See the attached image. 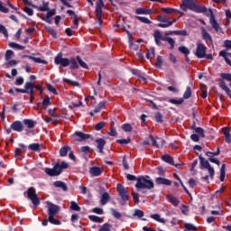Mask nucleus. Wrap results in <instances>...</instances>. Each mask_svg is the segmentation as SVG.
I'll return each mask as SVG.
<instances>
[{"mask_svg": "<svg viewBox=\"0 0 231 231\" xmlns=\"http://www.w3.org/2000/svg\"><path fill=\"white\" fill-rule=\"evenodd\" d=\"M135 189H146L147 190H151V189H154V182H152L149 176H141L137 178Z\"/></svg>", "mask_w": 231, "mask_h": 231, "instance_id": "obj_1", "label": "nucleus"}, {"mask_svg": "<svg viewBox=\"0 0 231 231\" xmlns=\"http://www.w3.org/2000/svg\"><path fill=\"white\" fill-rule=\"evenodd\" d=\"M182 5L189 10L197 12L198 14H204V12H207V7L196 4L194 0H182Z\"/></svg>", "mask_w": 231, "mask_h": 231, "instance_id": "obj_2", "label": "nucleus"}, {"mask_svg": "<svg viewBox=\"0 0 231 231\" xmlns=\"http://www.w3.org/2000/svg\"><path fill=\"white\" fill-rule=\"evenodd\" d=\"M27 198L32 201V205L34 207H39L41 205V200L39 199V197L37 196V191L33 188H29L27 189Z\"/></svg>", "mask_w": 231, "mask_h": 231, "instance_id": "obj_3", "label": "nucleus"}, {"mask_svg": "<svg viewBox=\"0 0 231 231\" xmlns=\"http://www.w3.org/2000/svg\"><path fill=\"white\" fill-rule=\"evenodd\" d=\"M199 159L201 167H203V169H207L209 174V177L211 178V180H214V175L216 174V171H214V168H212V166L210 165V162L205 160V158H203L201 155H199Z\"/></svg>", "mask_w": 231, "mask_h": 231, "instance_id": "obj_4", "label": "nucleus"}, {"mask_svg": "<svg viewBox=\"0 0 231 231\" xmlns=\"http://www.w3.org/2000/svg\"><path fill=\"white\" fill-rule=\"evenodd\" d=\"M104 8V0H97L96 5L95 15L99 26H102V9Z\"/></svg>", "mask_w": 231, "mask_h": 231, "instance_id": "obj_5", "label": "nucleus"}, {"mask_svg": "<svg viewBox=\"0 0 231 231\" xmlns=\"http://www.w3.org/2000/svg\"><path fill=\"white\" fill-rule=\"evenodd\" d=\"M204 14L210 16L209 23L212 28H214L216 32H219L221 30V27H219V23H217V21H216V16H214V13L212 12V9H207V11L204 12Z\"/></svg>", "mask_w": 231, "mask_h": 231, "instance_id": "obj_6", "label": "nucleus"}, {"mask_svg": "<svg viewBox=\"0 0 231 231\" xmlns=\"http://www.w3.org/2000/svg\"><path fill=\"white\" fill-rule=\"evenodd\" d=\"M45 172L48 176H60L62 170L60 169V164L58 163L53 168H45Z\"/></svg>", "mask_w": 231, "mask_h": 231, "instance_id": "obj_7", "label": "nucleus"}, {"mask_svg": "<svg viewBox=\"0 0 231 231\" xmlns=\"http://www.w3.org/2000/svg\"><path fill=\"white\" fill-rule=\"evenodd\" d=\"M149 138L152 142V147H156L157 149H162V147H164L165 140H163L162 138L156 137L154 139L152 134L149 135Z\"/></svg>", "mask_w": 231, "mask_h": 231, "instance_id": "obj_8", "label": "nucleus"}, {"mask_svg": "<svg viewBox=\"0 0 231 231\" xmlns=\"http://www.w3.org/2000/svg\"><path fill=\"white\" fill-rule=\"evenodd\" d=\"M74 142H84L85 140H89L90 135L84 134L82 132H76L70 135Z\"/></svg>", "mask_w": 231, "mask_h": 231, "instance_id": "obj_9", "label": "nucleus"}, {"mask_svg": "<svg viewBox=\"0 0 231 231\" xmlns=\"http://www.w3.org/2000/svg\"><path fill=\"white\" fill-rule=\"evenodd\" d=\"M54 63L56 65L60 64V66H62L63 68H68V66L69 65V60L68 58H63L62 54H58L54 58Z\"/></svg>", "mask_w": 231, "mask_h": 231, "instance_id": "obj_10", "label": "nucleus"}, {"mask_svg": "<svg viewBox=\"0 0 231 231\" xmlns=\"http://www.w3.org/2000/svg\"><path fill=\"white\" fill-rule=\"evenodd\" d=\"M46 205L49 217L59 214V211L60 210V208H59V206L48 201L46 202Z\"/></svg>", "mask_w": 231, "mask_h": 231, "instance_id": "obj_11", "label": "nucleus"}, {"mask_svg": "<svg viewBox=\"0 0 231 231\" xmlns=\"http://www.w3.org/2000/svg\"><path fill=\"white\" fill-rule=\"evenodd\" d=\"M117 192L123 201L129 199V193L122 184H117Z\"/></svg>", "mask_w": 231, "mask_h": 231, "instance_id": "obj_12", "label": "nucleus"}, {"mask_svg": "<svg viewBox=\"0 0 231 231\" xmlns=\"http://www.w3.org/2000/svg\"><path fill=\"white\" fill-rule=\"evenodd\" d=\"M206 53H207V47L203 45V43H199L197 45V51L195 55L198 57V59H204Z\"/></svg>", "mask_w": 231, "mask_h": 231, "instance_id": "obj_13", "label": "nucleus"}, {"mask_svg": "<svg viewBox=\"0 0 231 231\" xmlns=\"http://www.w3.org/2000/svg\"><path fill=\"white\" fill-rule=\"evenodd\" d=\"M153 37H154L155 44H157V46H161L162 41H165V37H163V34L160 31H156L153 34Z\"/></svg>", "mask_w": 231, "mask_h": 231, "instance_id": "obj_14", "label": "nucleus"}, {"mask_svg": "<svg viewBox=\"0 0 231 231\" xmlns=\"http://www.w3.org/2000/svg\"><path fill=\"white\" fill-rule=\"evenodd\" d=\"M11 129H13V131H16L17 133H21L24 127L23 126V123L21 121H15L11 125Z\"/></svg>", "mask_w": 231, "mask_h": 231, "instance_id": "obj_15", "label": "nucleus"}, {"mask_svg": "<svg viewBox=\"0 0 231 231\" xmlns=\"http://www.w3.org/2000/svg\"><path fill=\"white\" fill-rule=\"evenodd\" d=\"M155 183L157 185H166L167 187H171L172 185V181H171L169 179L159 177L155 180Z\"/></svg>", "mask_w": 231, "mask_h": 231, "instance_id": "obj_16", "label": "nucleus"}, {"mask_svg": "<svg viewBox=\"0 0 231 231\" xmlns=\"http://www.w3.org/2000/svg\"><path fill=\"white\" fill-rule=\"evenodd\" d=\"M135 14L137 15H151V14H154V12H152V9L137 8Z\"/></svg>", "mask_w": 231, "mask_h": 231, "instance_id": "obj_17", "label": "nucleus"}, {"mask_svg": "<svg viewBox=\"0 0 231 231\" xmlns=\"http://www.w3.org/2000/svg\"><path fill=\"white\" fill-rule=\"evenodd\" d=\"M162 160L166 163H170V165H174L175 167H180V164L174 163V159L169 154H165L162 156Z\"/></svg>", "mask_w": 231, "mask_h": 231, "instance_id": "obj_18", "label": "nucleus"}, {"mask_svg": "<svg viewBox=\"0 0 231 231\" xmlns=\"http://www.w3.org/2000/svg\"><path fill=\"white\" fill-rule=\"evenodd\" d=\"M110 199H111V197L109 196V193L105 192L101 196L100 204L103 206L107 205V203H109Z\"/></svg>", "mask_w": 231, "mask_h": 231, "instance_id": "obj_19", "label": "nucleus"}, {"mask_svg": "<svg viewBox=\"0 0 231 231\" xmlns=\"http://www.w3.org/2000/svg\"><path fill=\"white\" fill-rule=\"evenodd\" d=\"M97 143V149L99 151V152H104V147L106 146V140H104L103 138H98L96 140Z\"/></svg>", "mask_w": 231, "mask_h": 231, "instance_id": "obj_20", "label": "nucleus"}, {"mask_svg": "<svg viewBox=\"0 0 231 231\" xmlns=\"http://www.w3.org/2000/svg\"><path fill=\"white\" fill-rule=\"evenodd\" d=\"M219 86H220L221 89H223V91H225L226 93V95H228V97L231 98L230 88H228V87L226 86L225 81H223V79L219 80Z\"/></svg>", "mask_w": 231, "mask_h": 231, "instance_id": "obj_21", "label": "nucleus"}, {"mask_svg": "<svg viewBox=\"0 0 231 231\" xmlns=\"http://www.w3.org/2000/svg\"><path fill=\"white\" fill-rule=\"evenodd\" d=\"M32 8H36L40 12H48V10H50V4L46 2V3H43L42 6L32 5Z\"/></svg>", "mask_w": 231, "mask_h": 231, "instance_id": "obj_22", "label": "nucleus"}, {"mask_svg": "<svg viewBox=\"0 0 231 231\" xmlns=\"http://www.w3.org/2000/svg\"><path fill=\"white\" fill-rule=\"evenodd\" d=\"M89 172L92 176H100V174H102V169L98 167H92L90 168Z\"/></svg>", "mask_w": 231, "mask_h": 231, "instance_id": "obj_23", "label": "nucleus"}, {"mask_svg": "<svg viewBox=\"0 0 231 231\" xmlns=\"http://www.w3.org/2000/svg\"><path fill=\"white\" fill-rule=\"evenodd\" d=\"M33 88H35V83L33 82H27L25 84V89L27 92L30 90L29 93L31 97H33Z\"/></svg>", "mask_w": 231, "mask_h": 231, "instance_id": "obj_24", "label": "nucleus"}, {"mask_svg": "<svg viewBox=\"0 0 231 231\" xmlns=\"http://www.w3.org/2000/svg\"><path fill=\"white\" fill-rule=\"evenodd\" d=\"M222 133L225 134L226 142L227 143H230L231 134H230V131H228V128L227 127H223L222 128Z\"/></svg>", "mask_w": 231, "mask_h": 231, "instance_id": "obj_25", "label": "nucleus"}, {"mask_svg": "<svg viewBox=\"0 0 231 231\" xmlns=\"http://www.w3.org/2000/svg\"><path fill=\"white\" fill-rule=\"evenodd\" d=\"M54 187H56L57 189H62V190L64 191L68 190V186H66V183L60 180H56L54 182Z\"/></svg>", "mask_w": 231, "mask_h": 231, "instance_id": "obj_26", "label": "nucleus"}, {"mask_svg": "<svg viewBox=\"0 0 231 231\" xmlns=\"http://www.w3.org/2000/svg\"><path fill=\"white\" fill-rule=\"evenodd\" d=\"M27 59H30L31 60H33V62H36L37 64H48V61H46L45 60H42L41 58L27 56Z\"/></svg>", "mask_w": 231, "mask_h": 231, "instance_id": "obj_27", "label": "nucleus"}, {"mask_svg": "<svg viewBox=\"0 0 231 231\" xmlns=\"http://www.w3.org/2000/svg\"><path fill=\"white\" fill-rule=\"evenodd\" d=\"M167 199L170 201V203H172L174 207H178V205H180L178 199L172 195H168Z\"/></svg>", "mask_w": 231, "mask_h": 231, "instance_id": "obj_28", "label": "nucleus"}, {"mask_svg": "<svg viewBox=\"0 0 231 231\" xmlns=\"http://www.w3.org/2000/svg\"><path fill=\"white\" fill-rule=\"evenodd\" d=\"M23 124L28 127V129H33V127H35V121L32 119H24Z\"/></svg>", "mask_w": 231, "mask_h": 231, "instance_id": "obj_29", "label": "nucleus"}, {"mask_svg": "<svg viewBox=\"0 0 231 231\" xmlns=\"http://www.w3.org/2000/svg\"><path fill=\"white\" fill-rule=\"evenodd\" d=\"M69 151H71V147L69 146L61 147L60 150V156H68V152H69Z\"/></svg>", "mask_w": 231, "mask_h": 231, "instance_id": "obj_30", "label": "nucleus"}, {"mask_svg": "<svg viewBox=\"0 0 231 231\" xmlns=\"http://www.w3.org/2000/svg\"><path fill=\"white\" fill-rule=\"evenodd\" d=\"M106 101L99 102L98 105L95 107L94 113H100V110L106 107Z\"/></svg>", "mask_w": 231, "mask_h": 231, "instance_id": "obj_31", "label": "nucleus"}, {"mask_svg": "<svg viewBox=\"0 0 231 231\" xmlns=\"http://www.w3.org/2000/svg\"><path fill=\"white\" fill-rule=\"evenodd\" d=\"M162 12H163L164 14H167L168 15H171V14H176L177 10L174 8H171V7H162Z\"/></svg>", "mask_w": 231, "mask_h": 231, "instance_id": "obj_32", "label": "nucleus"}, {"mask_svg": "<svg viewBox=\"0 0 231 231\" xmlns=\"http://www.w3.org/2000/svg\"><path fill=\"white\" fill-rule=\"evenodd\" d=\"M135 19L141 23H143L144 24H151L152 23L151 20H149V18L143 16H135Z\"/></svg>", "mask_w": 231, "mask_h": 231, "instance_id": "obj_33", "label": "nucleus"}, {"mask_svg": "<svg viewBox=\"0 0 231 231\" xmlns=\"http://www.w3.org/2000/svg\"><path fill=\"white\" fill-rule=\"evenodd\" d=\"M176 19H173L172 21L168 20V23H158L159 28H169V26H172L173 23H176Z\"/></svg>", "mask_w": 231, "mask_h": 231, "instance_id": "obj_34", "label": "nucleus"}, {"mask_svg": "<svg viewBox=\"0 0 231 231\" xmlns=\"http://www.w3.org/2000/svg\"><path fill=\"white\" fill-rule=\"evenodd\" d=\"M173 176H174V178H176V180H178V181H180V183L181 187L184 189L185 192L187 194H189V196H192L189 193V189H187V187H185V185L183 184V181H181V179H180V176H178V174H176V173H173Z\"/></svg>", "mask_w": 231, "mask_h": 231, "instance_id": "obj_35", "label": "nucleus"}, {"mask_svg": "<svg viewBox=\"0 0 231 231\" xmlns=\"http://www.w3.org/2000/svg\"><path fill=\"white\" fill-rule=\"evenodd\" d=\"M151 217L154 219V221H158V223H165V220L162 218L159 214L151 215Z\"/></svg>", "mask_w": 231, "mask_h": 231, "instance_id": "obj_36", "label": "nucleus"}, {"mask_svg": "<svg viewBox=\"0 0 231 231\" xmlns=\"http://www.w3.org/2000/svg\"><path fill=\"white\" fill-rule=\"evenodd\" d=\"M88 219H90V221H93L94 223H102V218L95 215H90L88 217Z\"/></svg>", "mask_w": 231, "mask_h": 231, "instance_id": "obj_37", "label": "nucleus"}, {"mask_svg": "<svg viewBox=\"0 0 231 231\" xmlns=\"http://www.w3.org/2000/svg\"><path fill=\"white\" fill-rule=\"evenodd\" d=\"M226 166L225 164H222L220 168V181H225V176H226V171L225 169Z\"/></svg>", "mask_w": 231, "mask_h": 231, "instance_id": "obj_38", "label": "nucleus"}, {"mask_svg": "<svg viewBox=\"0 0 231 231\" xmlns=\"http://www.w3.org/2000/svg\"><path fill=\"white\" fill-rule=\"evenodd\" d=\"M179 51H180V53H183V55L185 56H188L190 54V51L185 46L179 47Z\"/></svg>", "mask_w": 231, "mask_h": 231, "instance_id": "obj_39", "label": "nucleus"}, {"mask_svg": "<svg viewBox=\"0 0 231 231\" xmlns=\"http://www.w3.org/2000/svg\"><path fill=\"white\" fill-rule=\"evenodd\" d=\"M69 62L72 69H77V68H79V63H77V60H75V58H71L70 60H69Z\"/></svg>", "mask_w": 231, "mask_h": 231, "instance_id": "obj_40", "label": "nucleus"}, {"mask_svg": "<svg viewBox=\"0 0 231 231\" xmlns=\"http://www.w3.org/2000/svg\"><path fill=\"white\" fill-rule=\"evenodd\" d=\"M164 41L171 45V50L174 49V44H176V42L174 41V39L171 37H165Z\"/></svg>", "mask_w": 231, "mask_h": 231, "instance_id": "obj_41", "label": "nucleus"}, {"mask_svg": "<svg viewBox=\"0 0 231 231\" xmlns=\"http://www.w3.org/2000/svg\"><path fill=\"white\" fill-rule=\"evenodd\" d=\"M112 228V225L106 223L99 228V231H111Z\"/></svg>", "mask_w": 231, "mask_h": 231, "instance_id": "obj_42", "label": "nucleus"}, {"mask_svg": "<svg viewBox=\"0 0 231 231\" xmlns=\"http://www.w3.org/2000/svg\"><path fill=\"white\" fill-rule=\"evenodd\" d=\"M49 223H51V225H60V221L55 218V216H50L49 217Z\"/></svg>", "mask_w": 231, "mask_h": 231, "instance_id": "obj_43", "label": "nucleus"}, {"mask_svg": "<svg viewBox=\"0 0 231 231\" xmlns=\"http://www.w3.org/2000/svg\"><path fill=\"white\" fill-rule=\"evenodd\" d=\"M122 129L125 133H131V131H133V126L129 124H124Z\"/></svg>", "mask_w": 231, "mask_h": 231, "instance_id": "obj_44", "label": "nucleus"}, {"mask_svg": "<svg viewBox=\"0 0 231 231\" xmlns=\"http://www.w3.org/2000/svg\"><path fill=\"white\" fill-rule=\"evenodd\" d=\"M192 95V90H190V87H187L186 91L183 94V98H190Z\"/></svg>", "mask_w": 231, "mask_h": 231, "instance_id": "obj_45", "label": "nucleus"}, {"mask_svg": "<svg viewBox=\"0 0 231 231\" xmlns=\"http://www.w3.org/2000/svg\"><path fill=\"white\" fill-rule=\"evenodd\" d=\"M202 36L205 41H212V37L205 29H202Z\"/></svg>", "mask_w": 231, "mask_h": 231, "instance_id": "obj_46", "label": "nucleus"}, {"mask_svg": "<svg viewBox=\"0 0 231 231\" xmlns=\"http://www.w3.org/2000/svg\"><path fill=\"white\" fill-rule=\"evenodd\" d=\"M195 133H197V134H199V136L201 138H205V130L201 127H196L195 128Z\"/></svg>", "mask_w": 231, "mask_h": 231, "instance_id": "obj_47", "label": "nucleus"}, {"mask_svg": "<svg viewBox=\"0 0 231 231\" xmlns=\"http://www.w3.org/2000/svg\"><path fill=\"white\" fill-rule=\"evenodd\" d=\"M70 208L71 210H75L76 212H80V207H79V205L75 201L70 202Z\"/></svg>", "mask_w": 231, "mask_h": 231, "instance_id": "obj_48", "label": "nucleus"}, {"mask_svg": "<svg viewBox=\"0 0 231 231\" xmlns=\"http://www.w3.org/2000/svg\"><path fill=\"white\" fill-rule=\"evenodd\" d=\"M184 228H186V230H189V231H196L197 230L196 226H194L192 224H189V223L184 224Z\"/></svg>", "mask_w": 231, "mask_h": 231, "instance_id": "obj_49", "label": "nucleus"}, {"mask_svg": "<svg viewBox=\"0 0 231 231\" xmlns=\"http://www.w3.org/2000/svg\"><path fill=\"white\" fill-rule=\"evenodd\" d=\"M9 47L14 48L16 50H24V46L19 45V43H15V42H10Z\"/></svg>", "mask_w": 231, "mask_h": 231, "instance_id": "obj_50", "label": "nucleus"}, {"mask_svg": "<svg viewBox=\"0 0 231 231\" xmlns=\"http://www.w3.org/2000/svg\"><path fill=\"white\" fill-rule=\"evenodd\" d=\"M131 142V139L128 137L126 139H117L116 143H120L121 145H127Z\"/></svg>", "mask_w": 231, "mask_h": 231, "instance_id": "obj_51", "label": "nucleus"}, {"mask_svg": "<svg viewBox=\"0 0 231 231\" xmlns=\"http://www.w3.org/2000/svg\"><path fill=\"white\" fill-rule=\"evenodd\" d=\"M29 149L31 151H40L41 150V144L39 143H32L29 145Z\"/></svg>", "mask_w": 231, "mask_h": 231, "instance_id": "obj_52", "label": "nucleus"}, {"mask_svg": "<svg viewBox=\"0 0 231 231\" xmlns=\"http://www.w3.org/2000/svg\"><path fill=\"white\" fill-rule=\"evenodd\" d=\"M77 60H78L79 66H81V68L88 69V64H86V62H84V60H82V59H80V56H77Z\"/></svg>", "mask_w": 231, "mask_h": 231, "instance_id": "obj_53", "label": "nucleus"}, {"mask_svg": "<svg viewBox=\"0 0 231 231\" xmlns=\"http://www.w3.org/2000/svg\"><path fill=\"white\" fill-rule=\"evenodd\" d=\"M220 77L224 80H227V82H231V74L230 73H222V74H220Z\"/></svg>", "mask_w": 231, "mask_h": 231, "instance_id": "obj_54", "label": "nucleus"}, {"mask_svg": "<svg viewBox=\"0 0 231 231\" xmlns=\"http://www.w3.org/2000/svg\"><path fill=\"white\" fill-rule=\"evenodd\" d=\"M111 212H112V216H114L116 219H120V217H122V214L116 211V209L111 208Z\"/></svg>", "mask_w": 231, "mask_h": 231, "instance_id": "obj_55", "label": "nucleus"}, {"mask_svg": "<svg viewBox=\"0 0 231 231\" xmlns=\"http://www.w3.org/2000/svg\"><path fill=\"white\" fill-rule=\"evenodd\" d=\"M0 33H3L5 37H8V30H6V27L5 25L0 23Z\"/></svg>", "mask_w": 231, "mask_h": 231, "instance_id": "obj_56", "label": "nucleus"}, {"mask_svg": "<svg viewBox=\"0 0 231 231\" xmlns=\"http://www.w3.org/2000/svg\"><path fill=\"white\" fill-rule=\"evenodd\" d=\"M157 21H159L160 23H164V24L169 23V20L167 19V17H165V15H159L157 17Z\"/></svg>", "mask_w": 231, "mask_h": 231, "instance_id": "obj_57", "label": "nucleus"}, {"mask_svg": "<svg viewBox=\"0 0 231 231\" xmlns=\"http://www.w3.org/2000/svg\"><path fill=\"white\" fill-rule=\"evenodd\" d=\"M132 197H133V199H134L135 205H138V203H140V199L138 198V193L132 191Z\"/></svg>", "mask_w": 231, "mask_h": 231, "instance_id": "obj_58", "label": "nucleus"}, {"mask_svg": "<svg viewBox=\"0 0 231 231\" xmlns=\"http://www.w3.org/2000/svg\"><path fill=\"white\" fill-rule=\"evenodd\" d=\"M106 125L105 122H99L95 125L96 131H100L101 129H104V126Z\"/></svg>", "mask_w": 231, "mask_h": 231, "instance_id": "obj_59", "label": "nucleus"}, {"mask_svg": "<svg viewBox=\"0 0 231 231\" xmlns=\"http://www.w3.org/2000/svg\"><path fill=\"white\" fill-rule=\"evenodd\" d=\"M63 80H64V82H67V84H70L71 86H74V87H79V82H77V81H73V80L69 79H64Z\"/></svg>", "mask_w": 231, "mask_h": 231, "instance_id": "obj_60", "label": "nucleus"}, {"mask_svg": "<svg viewBox=\"0 0 231 231\" xmlns=\"http://www.w3.org/2000/svg\"><path fill=\"white\" fill-rule=\"evenodd\" d=\"M162 66H163V60L162 59V56H158L157 61H156V67L162 68Z\"/></svg>", "mask_w": 231, "mask_h": 231, "instance_id": "obj_61", "label": "nucleus"}, {"mask_svg": "<svg viewBox=\"0 0 231 231\" xmlns=\"http://www.w3.org/2000/svg\"><path fill=\"white\" fill-rule=\"evenodd\" d=\"M155 120L156 122H159V123L163 122V116L162 115V113L159 112L155 115Z\"/></svg>", "mask_w": 231, "mask_h": 231, "instance_id": "obj_62", "label": "nucleus"}, {"mask_svg": "<svg viewBox=\"0 0 231 231\" xmlns=\"http://www.w3.org/2000/svg\"><path fill=\"white\" fill-rule=\"evenodd\" d=\"M14 57V51H7L5 53V60H10V59Z\"/></svg>", "mask_w": 231, "mask_h": 231, "instance_id": "obj_63", "label": "nucleus"}, {"mask_svg": "<svg viewBox=\"0 0 231 231\" xmlns=\"http://www.w3.org/2000/svg\"><path fill=\"white\" fill-rule=\"evenodd\" d=\"M134 216H136L137 217H143V211L136 209L134 213Z\"/></svg>", "mask_w": 231, "mask_h": 231, "instance_id": "obj_64", "label": "nucleus"}]
</instances>
